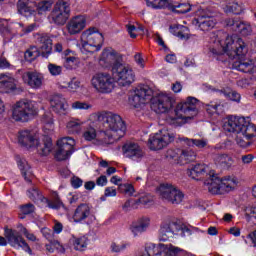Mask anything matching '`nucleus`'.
I'll return each instance as SVG.
<instances>
[{
    "instance_id": "nucleus-3",
    "label": "nucleus",
    "mask_w": 256,
    "mask_h": 256,
    "mask_svg": "<svg viewBox=\"0 0 256 256\" xmlns=\"http://www.w3.org/2000/svg\"><path fill=\"white\" fill-rule=\"evenodd\" d=\"M128 103L134 109H143L147 103L154 113H169L173 109L175 99L166 93H159L153 96V89L149 85H139L130 92Z\"/></svg>"
},
{
    "instance_id": "nucleus-23",
    "label": "nucleus",
    "mask_w": 256,
    "mask_h": 256,
    "mask_svg": "<svg viewBox=\"0 0 256 256\" xmlns=\"http://www.w3.org/2000/svg\"><path fill=\"white\" fill-rule=\"evenodd\" d=\"M122 56L113 48H106L102 51L100 56V63H103L105 67H115V65H121Z\"/></svg>"
},
{
    "instance_id": "nucleus-1",
    "label": "nucleus",
    "mask_w": 256,
    "mask_h": 256,
    "mask_svg": "<svg viewBox=\"0 0 256 256\" xmlns=\"http://www.w3.org/2000/svg\"><path fill=\"white\" fill-rule=\"evenodd\" d=\"M210 43L212 55H227L232 61L235 60L232 64L233 69L241 73H248L252 75V79L256 80V59L245 58L249 53V48L243 39L218 31L210 33Z\"/></svg>"
},
{
    "instance_id": "nucleus-8",
    "label": "nucleus",
    "mask_w": 256,
    "mask_h": 256,
    "mask_svg": "<svg viewBox=\"0 0 256 256\" xmlns=\"http://www.w3.org/2000/svg\"><path fill=\"white\" fill-rule=\"evenodd\" d=\"M37 113V102L33 100L23 99L12 106V119L20 123H27Z\"/></svg>"
},
{
    "instance_id": "nucleus-46",
    "label": "nucleus",
    "mask_w": 256,
    "mask_h": 256,
    "mask_svg": "<svg viewBox=\"0 0 256 256\" xmlns=\"http://www.w3.org/2000/svg\"><path fill=\"white\" fill-rule=\"evenodd\" d=\"M53 3L55 0H43L37 4V12L39 15H43V13H47V11H51V7H53Z\"/></svg>"
},
{
    "instance_id": "nucleus-9",
    "label": "nucleus",
    "mask_w": 256,
    "mask_h": 256,
    "mask_svg": "<svg viewBox=\"0 0 256 256\" xmlns=\"http://www.w3.org/2000/svg\"><path fill=\"white\" fill-rule=\"evenodd\" d=\"M137 256H189V254L171 244L147 243Z\"/></svg>"
},
{
    "instance_id": "nucleus-42",
    "label": "nucleus",
    "mask_w": 256,
    "mask_h": 256,
    "mask_svg": "<svg viewBox=\"0 0 256 256\" xmlns=\"http://www.w3.org/2000/svg\"><path fill=\"white\" fill-rule=\"evenodd\" d=\"M204 109L206 110V113L211 117L215 115H221V113H223V105L217 102H210L205 104Z\"/></svg>"
},
{
    "instance_id": "nucleus-15",
    "label": "nucleus",
    "mask_w": 256,
    "mask_h": 256,
    "mask_svg": "<svg viewBox=\"0 0 256 256\" xmlns=\"http://www.w3.org/2000/svg\"><path fill=\"white\" fill-rule=\"evenodd\" d=\"M181 235V237H187L191 235V228L181 220L172 218L165 220L160 227V235Z\"/></svg>"
},
{
    "instance_id": "nucleus-63",
    "label": "nucleus",
    "mask_w": 256,
    "mask_h": 256,
    "mask_svg": "<svg viewBox=\"0 0 256 256\" xmlns=\"http://www.w3.org/2000/svg\"><path fill=\"white\" fill-rule=\"evenodd\" d=\"M51 245H53L54 250L56 249L59 253H65V248H63V245H61L59 241L53 239L51 240Z\"/></svg>"
},
{
    "instance_id": "nucleus-59",
    "label": "nucleus",
    "mask_w": 256,
    "mask_h": 256,
    "mask_svg": "<svg viewBox=\"0 0 256 256\" xmlns=\"http://www.w3.org/2000/svg\"><path fill=\"white\" fill-rule=\"evenodd\" d=\"M41 233H42L43 237H45V239H47V241H53V230H51L49 228H42Z\"/></svg>"
},
{
    "instance_id": "nucleus-6",
    "label": "nucleus",
    "mask_w": 256,
    "mask_h": 256,
    "mask_svg": "<svg viewBox=\"0 0 256 256\" xmlns=\"http://www.w3.org/2000/svg\"><path fill=\"white\" fill-rule=\"evenodd\" d=\"M175 117L167 118V123L174 127H181L199 115V100L189 96L178 103L174 109Z\"/></svg>"
},
{
    "instance_id": "nucleus-52",
    "label": "nucleus",
    "mask_w": 256,
    "mask_h": 256,
    "mask_svg": "<svg viewBox=\"0 0 256 256\" xmlns=\"http://www.w3.org/2000/svg\"><path fill=\"white\" fill-rule=\"evenodd\" d=\"M93 106L87 102L75 101L72 103L71 108L79 111H89Z\"/></svg>"
},
{
    "instance_id": "nucleus-24",
    "label": "nucleus",
    "mask_w": 256,
    "mask_h": 256,
    "mask_svg": "<svg viewBox=\"0 0 256 256\" xmlns=\"http://www.w3.org/2000/svg\"><path fill=\"white\" fill-rule=\"evenodd\" d=\"M87 27V18L83 15L72 17L66 24L69 35H79Z\"/></svg>"
},
{
    "instance_id": "nucleus-60",
    "label": "nucleus",
    "mask_w": 256,
    "mask_h": 256,
    "mask_svg": "<svg viewBox=\"0 0 256 256\" xmlns=\"http://www.w3.org/2000/svg\"><path fill=\"white\" fill-rule=\"evenodd\" d=\"M105 197H117V188L111 186L106 187L104 191Z\"/></svg>"
},
{
    "instance_id": "nucleus-44",
    "label": "nucleus",
    "mask_w": 256,
    "mask_h": 256,
    "mask_svg": "<svg viewBox=\"0 0 256 256\" xmlns=\"http://www.w3.org/2000/svg\"><path fill=\"white\" fill-rule=\"evenodd\" d=\"M219 95H223L226 99H229L230 101H235V103H240L241 101V94H239L237 91L232 89H223L218 91Z\"/></svg>"
},
{
    "instance_id": "nucleus-20",
    "label": "nucleus",
    "mask_w": 256,
    "mask_h": 256,
    "mask_svg": "<svg viewBox=\"0 0 256 256\" xmlns=\"http://www.w3.org/2000/svg\"><path fill=\"white\" fill-rule=\"evenodd\" d=\"M123 155L127 157V159H131L136 163H141L143 161V157H145V152L137 143H126L122 147Z\"/></svg>"
},
{
    "instance_id": "nucleus-48",
    "label": "nucleus",
    "mask_w": 256,
    "mask_h": 256,
    "mask_svg": "<svg viewBox=\"0 0 256 256\" xmlns=\"http://www.w3.org/2000/svg\"><path fill=\"white\" fill-rule=\"evenodd\" d=\"M147 7L151 9H165L169 6V1L167 0H146Z\"/></svg>"
},
{
    "instance_id": "nucleus-32",
    "label": "nucleus",
    "mask_w": 256,
    "mask_h": 256,
    "mask_svg": "<svg viewBox=\"0 0 256 256\" xmlns=\"http://www.w3.org/2000/svg\"><path fill=\"white\" fill-rule=\"evenodd\" d=\"M170 5L174 13L185 14L191 11V4L183 0H172Z\"/></svg>"
},
{
    "instance_id": "nucleus-7",
    "label": "nucleus",
    "mask_w": 256,
    "mask_h": 256,
    "mask_svg": "<svg viewBox=\"0 0 256 256\" xmlns=\"http://www.w3.org/2000/svg\"><path fill=\"white\" fill-rule=\"evenodd\" d=\"M103 34L99 33L97 28L92 27L85 30L80 36L78 47L83 55H89L101 51L103 47Z\"/></svg>"
},
{
    "instance_id": "nucleus-38",
    "label": "nucleus",
    "mask_w": 256,
    "mask_h": 256,
    "mask_svg": "<svg viewBox=\"0 0 256 256\" xmlns=\"http://www.w3.org/2000/svg\"><path fill=\"white\" fill-rule=\"evenodd\" d=\"M169 31L172 35H175V37H179V39H187L189 35V28L181 24L171 25Z\"/></svg>"
},
{
    "instance_id": "nucleus-36",
    "label": "nucleus",
    "mask_w": 256,
    "mask_h": 256,
    "mask_svg": "<svg viewBox=\"0 0 256 256\" xmlns=\"http://www.w3.org/2000/svg\"><path fill=\"white\" fill-rule=\"evenodd\" d=\"M222 9L225 13H234V15H241L243 13V6L235 2V0L224 2Z\"/></svg>"
},
{
    "instance_id": "nucleus-45",
    "label": "nucleus",
    "mask_w": 256,
    "mask_h": 256,
    "mask_svg": "<svg viewBox=\"0 0 256 256\" xmlns=\"http://www.w3.org/2000/svg\"><path fill=\"white\" fill-rule=\"evenodd\" d=\"M131 244L129 242H112L110 244V251L111 253H123V251H126L128 247H130Z\"/></svg>"
},
{
    "instance_id": "nucleus-35",
    "label": "nucleus",
    "mask_w": 256,
    "mask_h": 256,
    "mask_svg": "<svg viewBox=\"0 0 256 256\" xmlns=\"http://www.w3.org/2000/svg\"><path fill=\"white\" fill-rule=\"evenodd\" d=\"M17 165L22 173V177H24L25 181L30 183L31 179H33V171L27 160L20 159L17 161Z\"/></svg>"
},
{
    "instance_id": "nucleus-5",
    "label": "nucleus",
    "mask_w": 256,
    "mask_h": 256,
    "mask_svg": "<svg viewBox=\"0 0 256 256\" xmlns=\"http://www.w3.org/2000/svg\"><path fill=\"white\" fill-rule=\"evenodd\" d=\"M223 129L227 133H235V141L238 147L245 149L251 145V141L256 137V125L251 119L230 115L223 123Z\"/></svg>"
},
{
    "instance_id": "nucleus-40",
    "label": "nucleus",
    "mask_w": 256,
    "mask_h": 256,
    "mask_svg": "<svg viewBox=\"0 0 256 256\" xmlns=\"http://www.w3.org/2000/svg\"><path fill=\"white\" fill-rule=\"evenodd\" d=\"M197 159V152L191 148L181 150L179 160L182 163H193Z\"/></svg>"
},
{
    "instance_id": "nucleus-47",
    "label": "nucleus",
    "mask_w": 256,
    "mask_h": 256,
    "mask_svg": "<svg viewBox=\"0 0 256 256\" xmlns=\"http://www.w3.org/2000/svg\"><path fill=\"white\" fill-rule=\"evenodd\" d=\"M61 87L63 89H68V91H70V93H75L77 91V89H79V87H81V81H79V79H77V78H72L67 83L63 82Z\"/></svg>"
},
{
    "instance_id": "nucleus-19",
    "label": "nucleus",
    "mask_w": 256,
    "mask_h": 256,
    "mask_svg": "<svg viewBox=\"0 0 256 256\" xmlns=\"http://www.w3.org/2000/svg\"><path fill=\"white\" fill-rule=\"evenodd\" d=\"M5 237L11 247H14V249H23V251H26V253H29V255H31V247H29V244H27L25 239H23V237L19 235V232L13 229H6Z\"/></svg>"
},
{
    "instance_id": "nucleus-62",
    "label": "nucleus",
    "mask_w": 256,
    "mask_h": 256,
    "mask_svg": "<svg viewBox=\"0 0 256 256\" xmlns=\"http://www.w3.org/2000/svg\"><path fill=\"white\" fill-rule=\"evenodd\" d=\"M253 159H255V156H253V154L242 155V165H251V163H253Z\"/></svg>"
},
{
    "instance_id": "nucleus-2",
    "label": "nucleus",
    "mask_w": 256,
    "mask_h": 256,
    "mask_svg": "<svg viewBox=\"0 0 256 256\" xmlns=\"http://www.w3.org/2000/svg\"><path fill=\"white\" fill-rule=\"evenodd\" d=\"M125 133L127 125L119 114L95 112L89 115L82 137L85 141H96L97 145H111L125 137Z\"/></svg>"
},
{
    "instance_id": "nucleus-11",
    "label": "nucleus",
    "mask_w": 256,
    "mask_h": 256,
    "mask_svg": "<svg viewBox=\"0 0 256 256\" xmlns=\"http://www.w3.org/2000/svg\"><path fill=\"white\" fill-rule=\"evenodd\" d=\"M71 15V4L69 0H58L48 16L50 23L54 25L63 26L67 23Z\"/></svg>"
},
{
    "instance_id": "nucleus-39",
    "label": "nucleus",
    "mask_w": 256,
    "mask_h": 256,
    "mask_svg": "<svg viewBox=\"0 0 256 256\" xmlns=\"http://www.w3.org/2000/svg\"><path fill=\"white\" fill-rule=\"evenodd\" d=\"M30 0H18L17 9L20 15H24V17H31V15H35V10L29 6Z\"/></svg>"
},
{
    "instance_id": "nucleus-13",
    "label": "nucleus",
    "mask_w": 256,
    "mask_h": 256,
    "mask_svg": "<svg viewBox=\"0 0 256 256\" xmlns=\"http://www.w3.org/2000/svg\"><path fill=\"white\" fill-rule=\"evenodd\" d=\"M156 193L160 198L168 201V203H172V205H180V203H183V199H185L183 191L170 183L160 184L156 188Z\"/></svg>"
},
{
    "instance_id": "nucleus-61",
    "label": "nucleus",
    "mask_w": 256,
    "mask_h": 256,
    "mask_svg": "<svg viewBox=\"0 0 256 256\" xmlns=\"http://www.w3.org/2000/svg\"><path fill=\"white\" fill-rule=\"evenodd\" d=\"M71 185L74 189H79L83 186V180L77 176L71 178Z\"/></svg>"
},
{
    "instance_id": "nucleus-4",
    "label": "nucleus",
    "mask_w": 256,
    "mask_h": 256,
    "mask_svg": "<svg viewBox=\"0 0 256 256\" xmlns=\"http://www.w3.org/2000/svg\"><path fill=\"white\" fill-rule=\"evenodd\" d=\"M187 175L191 179L199 180L205 175H209V178L204 182L209 193L212 195H225L237 187V178L226 177L219 178L215 175V171H210L209 166L206 164L192 165L187 169Z\"/></svg>"
},
{
    "instance_id": "nucleus-51",
    "label": "nucleus",
    "mask_w": 256,
    "mask_h": 256,
    "mask_svg": "<svg viewBox=\"0 0 256 256\" xmlns=\"http://www.w3.org/2000/svg\"><path fill=\"white\" fill-rule=\"evenodd\" d=\"M27 195L29 199H31L34 202L43 201V194H41V192H39V189L37 188L29 189Z\"/></svg>"
},
{
    "instance_id": "nucleus-41",
    "label": "nucleus",
    "mask_w": 256,
    "mask_h": 256,
    "mask_svg": "<svg viewBox=\"0 0 256 256\" xmlns=\"http://www.w3.org/2000/svg\"><path fill=\"white\" fill-rule=\"evenodd\" d=\"M71 242L76 251H85L89 245V238L87 236L73 237Z\"/></svg>"
},
{
    "instance_id": "nucleus-31",
    "label": "nucleus",
    "mask_w": 256,
    "mask_h": 256,
    "mask_svg": "<svg viewBox=\"0 0 256 256\" xmlns=\"http://www.w3.org/2000/svg\"><path fill=\"white\" fill-rule=\"evenodd\" d=\"M180 143H184L188 147H197L198 149H205L209 144V140L207 138L202 139H189L187 137H179Z\"/></svg>"
},
{
    "instance_id": "nucleus-12",
    "label": "nucleus",
    "mask_w": 256,
    "mask_h": 256,
    "mask_svg": "<svg viewBox=\"0 0 256 256\" xmlns=\"http://www.w3.org/2000/svg\"><path fill=\"white\" fill-rule=\"evenodd\" d=\"M90 85L102 95H109L115 89L113 75L107 72H98L91 77Z\"/></svg>"
},
{
    "instance_id": "nucleus-26",
    "label": "nucleus",
    "mask_w": 256,
    "mask_h": 256,
    "mask_svg": "<svg viewBox=\"0 0 256 256\" xmlns=\"http://www.w3.org/2000/svg\"><path fill=\"white\" fill-rule=\"evenodd\" d=\"M93 217V210L88 204H80L74 211L72 221L74 223H85L87 219Z\"/></svg>"
},
{
    "instance_id": "nucleus-58",
    "label": "nucleus",
    "mask_w": 256,
    "mask_h": 256,
    "mask_svg": "<svg viewBox=\"0 0 256 256\" xmlns=\"http://www.w3.org/2000/svg\"><path fill=\"white\" fill-rule=\"evenodd\" d=\"M134 61L140 69H145V60L143 59L141 53L135 54Z\"/></svg>"
},
{
    "instance_id": "nucleus-30",
    "label": "nucleus",
    "mask_w": 256,
    "mask_h": 256,
    "mask_svg": "<svg viewBox=\"0 0 256 256\" xmlns=\"http://www.w3.org/2000/svg\"><path fill=\"white\" fill-rule=\"evenodd\" d=\"M34 147H36L40 155L47 156L53 151V140L49 136H43L42 142H39L38 139Z\"/></svg>"
},
{
    "instance_id": "nucleus-34",
    "label": "nucleus",
    "mask_w": 256,
    "mask_h": 256,
    "mask_svg": "<svg viewBox=\"0 0 256 256\" xmlns=\"http://www.w3.org/2000/svg\"><path fill=\"white\" fill-rule=\"evenodd\" d=\"M70 53H71L70 50H66L64 52L65 58H64L63 65L65 69H67L68 71H72V69H77V67H79V63H81V61L79 60V57L69 56Z\"/></svg>"
},
{
    "instance_id": "nucleus-43",
    "label": "nucleus",
    "mask_w": 256,
    "mask_h": 256,
    "mask_svg": "<svg viewBox=\"0 0 256 256\" xmlns=\"http://www.w3.org/2000/svg\"><path fill=\"white\" fill-rule=\"evenodd\" d=\"M213 159L214 163L221 167H231L233 165V158L227 154H215Z\"/></svg>"
},
{
    "instance_id": "nucleus-18",
    "label": "nucleus",
    "mask_w": 256,
    "mask_h": 256,
    "mask_svg": "<svg viewBox=\"0 0 256 256\" xmlns=\"http://www.w3.org/2000/svg\"><path fill=\"white\" fill-rule=\"evenodd\" d=\"M216 23L213 12L209 10L198 11L197 17L193 20V25H196L200 31H211Z\"/></svg>"
},
{
    "instance_id": "nucleus-27",
    "label": "nucleus",
    "mask_w": 256,
    "mask_h": 256,
    "mask_svg": "<svg viewBox=\"0 0 256 256\" xmlns=\"http://www.w3.org/2000/svg\"><path fill=\"white\" fill-rule=\"evenodd\" d=\"M38 139L39 137L37 134L30 130H22L18 134V142L23 147H26V149H32V147H35Z\"/></svg>"
},
{
    "instance_id": "nucleus-57",
    "label": "nucleus",
    "mask_w": 256,
    "mask_h": 256,
    "mask_svg": "<svg viewBox=\"0 0 256 256\" xmlns=\"http://www.w3.org/2000/svg\"><path fill=\"white\" fill-rule=\"evenodd\" d=\"M244 213L246 217H250L252 219H255L256 223V206H248L245 208Z\"/></svg>"
},
{
    "instance_id": "nucleus-14",
    "label": "nucleus",
    "mask_w": 256,
    "mask_h": 256,
    "mask_svg": "<svg viewBox=\"0 0 256 256\" xmlns=\"http://www.w3.org/2000/svg\"><path fill=\"white\" fill-rule=\"evenodd\" d=\"M112 79H114V84L118 83L120 87H129L135 83V72L129 65L116 64L112 67Z\"/></svg>"
},
{
    "instance_id": "nucleus-50",
    "label": "nucleus",
    "mask_w": 256,
    "mask_h": 256,
    "mask_svg": "<svg viewBox=\"0 0 256 256\" xmlns=\"http://www.w3.org/2000/svg\"><path fill=\"white\" fill-rule=\"evenodd\" d=\"M47 69L52 77H59L63 73V66L57 64L49 63Z\"/></svg>"
},
{
    "instance_id": "nucleus-25",
    "label": "nucleus",
    "mask_w": 256,
    "mask_h": 256,
    "mask_svg": "<svg viewBox=\"0 0 256 256\" xmlns=\"http://www.w3.org/2000/svg\"><path fill=\"white\" fill-rule=\"evenodd\" d=\"M17 90V79L11 73L0 74V93H11Z\"/></svg>"
},
{
    "instance_id": "nucleus-54",
    "label": "nucleus",
    "mask_w": 256,
    "mask_h": 256,
    "mask_svg": "<svg viewBox=\"0 0 256 256\" xmlns=\"http://www.w3.org/2000/svg\"><path fill=\"white\" fill-rule=\"evenodd\" d=\"M20 229V233H23V235L28 239L29 241H37V237H35V234L30 233L27 228H25L23 225L18 226Z\"/></svg>"
},
{
    "instance_id": "nucleus-33",
    "label": "nucleus",
    "mask_w": 256,
    "mask_h": 256,
    "mask_svg": "<svg viewBox=\"0 0 256 256\" xmlns=\"http://www.w3.org/2000/svg\"><path fill=\"white\" fill-rule=\"evenodd\" d=\"M85 125V122L79 118H72L66 124V129L70 135H77L81 132V128Z\"/></svg>"
},
{
    "instance_id": "nucleus-56",
    "label": "nucleus",
    "mask_w": 256,
    "mask_h": 256,
    "mask_svg": "<svg viewBox=\"0 0 256 256\" xmlns=\"http://www.w3.org/2000/svg\"><path fill=\"white\" fill-rule=\"evenodd\" d=\"M20 211L23 215H31L35 211V206L33 204H26L20 207Z\"/></svg>"
},
{
    "instance_id": "nucleus-28",
    "label": "nucleus",
    "mask_w": 256,
    "mask_h": 256,
    "mask_svg": "<svg viewBox=\"0 0 256 256\" xmlns=\"http://www.w3.org/2000/svg\"><path fill=\"white\" fill-rule=\"evenodd\" d=\"M149 227H151V218L142 216L130 225V231L134 237H137V235L145 233Z\"/></svg>"
},
{
    "instance_id": "nucleus-64",
    "label": "nucleus",
    "mask_w": 256,
    "mask_h": 256,
    "mask_svg": "<svg viewBox=\"0 0 256 256\" xmlns=\"http://www.w3.org/2000/svg\"><path fill=\"white\" fill-rule=\"evenodd\" d=\"M127 31L132 39H135L137 37V27L134 25H128Z\"/></svg>"
},
{
    "instance_id": "nucleus-37",
    "label": "nucleus",
    "mask_w": 256,
    "mask_h": 256,
    "mask_svg": "<svg viewBox=\"0 0 256 256\" xmlns=\"http://www.w3.org/2000/svg\"><path fill=\"white\" fill-rule=\"evenodd\" d=\"M14 29L16 30V35L18 37H24V35H29L37 29V24L33 23L28 26L23 25V23L16 22L14 23Z\"/></svg>"
},
{
    "instance_id": "nucleus-53",
    "label": "nucleus",
    "mask_w": 256,
    "mask_h": 256,
    "mask_svg": "<svg viewBox=\"0 0 256 256\" xmlns=\"http://www.w3.org/2000/svg\"><path fill=\"white\" fill-rule=\"evenodd\" d=\"M121 193H124L125 195H133L135 193V188L131 184H122L119 187Z\"/></svg>"
},
{
    "instance_id": "nucleus-17",
    "label": "nucleus",
    "mask_w": 256,
    "mask_h": 256,
    "mask_svg": "<svg viewBox=\"0 0 256 256\" xmlns=\"http://www.w3.org/2000/svg\"><path fill=\"white\" fill-rule=\"evenodd\" d=\"M57 150L55 157L57 161H65L75 152V139L71 137H63L57 141Z\"/></svg>"
},
{
    "instance_id": "nucleus-21",
    "label": "nucleus",
    "mask_w": 256,
    "mask_h": 256,
    "mask_svg": "<svg viewBox=\"0 0 256 256\" xmlns=\"http://www.w3.org/2000/svg\"><path fill=\"white\" fill-rule=\"evenodd\" d=\"M22 79L31 89H41L45 76L37 71H27L22 74Z\"/></svg>"
},
{
    "instance_id": "nucleus-10",
    "label": "nucleus",
    "mask_w": 256,
    "mask_h": 256,
    "mask_svg": "<svg viewBox=\"0 0 256 256\" xmlns=\"http://www.w3.org/2000/svg\"><path fill=\"white\" fill-rule=\"evenodd\" d=\"M36 46L30 47L24 54L26 61H35L39 55H51L53 40L47 34H36Z\"/></svg>"
},
{
    "instance_id": "nucleus-22",
    "label": "nucleus",
    "mask_w": 256,
    "mask_h": 256,
    "mask_svg": "<svg viewBox=\"0 0 256 256\" xmlns=\"http://www.w3.org/2000/svg\"><path fill=\"white\" fill-rule=\"evenodd\" d=\"M50 106L52 111L59 115L60 117H65V115H69V103L67 99L61 95H55L50 100Z\"/></svg>"
},
{
    "instance_id": "nucleus-49",
    "label": "nucleus",
    "mask_w": 256,
    "mask_h": 256,
    "mask_svg": "<svg viewBox=\"0 0 256 256\" xmlns=\"http://www.w3.org/2000/svg\"><path fill=\"white\" fill-rule=\"evenodd\" d=\"M153 195L151 194H145L143 196H141L136 203L138 205H143V207H149L150 205H153Z\"/></svg>"
},
{
    "instance_id": "nucleus-55",
    "label": "nucleus",
    "mask_w": 256,
    "mask_h": 256,
    "mask_svg": "<svg viewBox=\"0 0 256 256\" xmlns=\"http://www.w3.org/2000/svg\"><path fill=\"white\" fill-rule=\"evenodd\" d=\"M43 123L45 125V128L49 127V129L53 131V115L51 113L44 115Z\"/></svg>"
},
{
    "instance_id": "nucleus-16",
    "label": "nucleus",
    "mask_w": 256,
    "mask_h": 256,
    "mask_svg": "<svg viewBox=\"0 0 256 256\" xmlns=\"http://www.w3.org/2000/svg\"><path fill=\"white\" fill-rule=\"evenodd\" d=\"M175 141V134L167 129H162L155 134H151L148 139V147L151 151H159L165 149L167 145Z\"/></svg>"
},
{
    "instance_id": "nucleus-29",
    "label": "nucleus",
    "mask_w": 256,
    "mask_h": 256,
    "mask_svg": "<svg viewBox=\"0 0 256 256\" xmlns=\"http://www.w3.org/2000/svg\"><path fill=\"white\" fill-rule=\"evenodd\" d=\"M226 25L228 27H232L234 31H238V33H241V35H244V37H247V35H251V32L253 31L251 28V24L242 22L239 19H228L226 20Z\"/></svg>"
}]
</instances>
